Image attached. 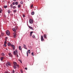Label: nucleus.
I'll return each mask as SVG.
<instances>
[{
  "label": "nucleus",
  "mask_w": 73,
  "mask_h": 73,
  "mask_svg": "<svg viewBox=\"0 0 73 73\" xmlns=\"http://www.w3.org/2000/svg\"><path fill=\"white\" fill-rule=\"evenodd\" d=\"M23 17H25V15L23 14Z\"/></svg>",
  "instance_id": "nucleus-37"
},
{
  "label": "nucleus",
  "mask_w": 73,
  "mask_h": 73,
  "mask_svg": "<svg viewBox=\"0 0 73 73\" xmlns=\"http://www.w3.org/2000/svg\"><path fill=\"white\" fill-rule=\"evenodd\" d=\"M43 36L45 38H46V34H44L43 35Z\"/></svg>",
  "instance_id": "nucleus-11"
},
{
  "label": "nucleus",
  "mask_w": 73,
  "mask_h": 73,
  "mask_svg": "<svg viewBox=\"0 0 73 73\" xmlns=\"http://www.w3.org/2000/svg\"><path fill=\"white\" fill-rule=\"evenodd\" d=\"M4 46H5V47H6V46H7V45H6V44H4Z\"/></svg>",
  "instance_id": "nucleus-35"
},
{
  "label": "nucleus",
  "mask_w": 73,
  "mask_h": 73,
  "mask_svg": "<svg viewBox=\"0 0 73 73\" xmlns=\"http://www.w3.org/2000/svg\"><path fill=\"white\" fill-rule=\"evenodd\" d=\"M18 60H19V61H20V59H19Z\"/></svg>",
  "instance_id": "nucleus-49"
},
{
  "label": "nucleus",
  "mask_w": 73,
  "mask_h": 73,
  "mask_svg": "<svg viewBox=\"0 0 73 73\" xmlns=\"http://www.w3.org/2000/svg\"><path fill=\"white\" fill-rule=\"evenodd\" d=\"M41 39L42 41H44V39L43 38V36H42V35L41 36Z\"/></svg>",
  "instance_id": "nucleus-6"
},
{
  "label": "nucleus",
  "mask_w": 73,
  "mask_h": 73,
  "mask_svg": "<svg viewBox=\"0 0 73 73\" xmlns=\"http://www.w3.org/2000/svg\"><path fill=\"white\" fill-rule=\"evenodd\" d=\"M13 1H16V0H13Z\"/></svg>",
  "instance_id": "nucleus-47"
},
{
  "label": "nucleus",
  "mask_w": 73,
  "mask_h": 73,
  "mask_svg": "<svg viewBox=\"0 0 73 73\" xmlns=\"http://www.w3.org/2000/svg\"><path fill=\"white\" fill-rule=\"evenodd\" d=\"M7 38V37H6V38Z\"/></svg>",
  "instance_id": "nucleus-50"
},
{
  "label": "nucleus",
  "mask_w": 73,
  "mask_h": 73,
  "mask_svg": "<svg viewBox=\"0 0 73 73\" xmlns=\"http://www.w3.org/2000/svg\"><path fill=\"white\" fill-rule=\"evenodd\" d=\"M15 4L16 5H17L18 4V2H16L15 3Z\"/></svg>",
  "instance_id": "nucleus-25"
},
{
  "label": "nucleus",
  "mask_w": 73,
  "mask_h": 73,
  "mask_svg": "<svg viewBox=\"0 0 73 73\" xmlns=\"http://www.w3.org/2000/svg\"><path fill=\"white\" fill-rule=\"evenodd\" d=\"M28 27L30 29H32V30H33V27H31L29 26H28Z\"/></svg>",
  "instance_id": "nucleus-7"
},
{
  "label": "nucleus",
  "mask_w": 73,
  "mask_h": 73,
  "mask_svg": "<svg viewBox=\"0 0 73 73\" xmlns=\"http://www.w3.org/2000/svg\"><path fill=\"white\" fill-rule=\"evenodd\" d=\"M16 66H17V68H19V65L18 64H17V65H16Z\"/></svg>",
  "instance_id": "nucleus-34"
},
{
  "label": "nucleus",
  "mask_w": 73,
  "mask_h": 73,
  "mask_svg": "<svg viewBox=\"0 0 73 73\" xmlns=\"http://www.w3.org/2000/svg\"><path fill=\"white\" fill-rule=\"evenodd\" d=\"M13 67L14 69H16V68H17V67L16 66H13Z\"/></svg>",
  "instance_id": "nucleus-19"
},
{
  "label": "nucleus",
  "mask_w": 73,
  "mask_h": 73,
  "mask_svg": "<svg viewBox=\"0 0 73 73\" xmlns=\"http://www.w3.org/2000/svg\"><path fill=\"white\" fill-rule=\"evenodd\" d=\"M31 54H32V56H33L35 55L33 53V52Z\"/></svg>",
  "instance_id": "nucleus-30"
},
{
  "label": "nucleus",
  "mask_w": 73,
  "mask_h": 73,
  "mask_svg": "<svg viewBox=\"0 0 73 73\" xmlns=\"http://www.w3.org/2000/svg\"><path fill=\"white\" fill-rule=\"evenodd\" d=\"M7 63L8 65H9V66H11V63H10L8 62H7Z\"/></svg>",
  "instance_id": "nucleus-15"
},
{
  "label": "nucleus",
  "mask_w": 73,
  "mask_h": 73,
  "mask_svg": "<svg viewBox=\"0 0 73 73\" xmlns=\"http://www.w3.org/2000/svg\"><path fill=\"white\" fill-rule=\"evenodd\" d=\"M11 46H12V47L13 48V50H14V49H15V46H14L13 44H12Z\"/></svg>",
  "instance_id": "nucleus-9"
},
{
  "label": "nucleus",
  "mask_w": 73,
  "mask_h": 73,
  "mask_svg": "<svg viewBox=\"0 0 73 73\" xmlns=\"http://www.w3.org/2000/svg\"><path fill=\"white\" fill-rule=\"evenodd\" d=\"M6 34H7V35L8 36H9L10 35V32L9 31L7 30L6 31Z\"/></svg>",
  "instance_id": "nucleus-4"
},
{
  "label": "nucleus",
  "mask_w": 73,
  "mask_h": 73,
  "mask_svg": "<svg viewBox=\"0 0 73 73\" xmlns=\"http://www.w3.org/2000/svg\"><path fill=\"white\" fill-rule=\"evenodd\" d=\"M20 62L21 63H22V61H21V60H20Z\"/></svg>",
  "instance_id": "nucleus-44"
},
{
  "label": "nucleus",
  "mask_w": 73,
  "mask_h": 73,
  "mask_svg": "<svg viewBox=\"0 0 73 73\" xmlns=\"http://www.w3.org/2000/svg\"><path fill=\"white\" fill-rule=\"evenodd\" d=\"M8 13L9 14L10 13H11V11L10 10H8Z\"/></svg>",
  "instance_id": "nucleus-21"
},
{
  "label": "nucleus",
  "mask_w": 73,
  "mask_h": 73,
  "mask_svg": "<svg viewBox=\"0 0 73 73\" xmlns=\"http://www.w3.org/2000/svg\"><path fill=\"white\" fill-rule=\"evenodd\" d=\"M33 4L31 5V8H33Z\"/></svg>",
  "instance_id": "nucleus-27"
},
{
  "label": "nucleus",
  "mask_w": 73,
  "mask_h": 73,
  "mask_svg": "<svg viewBox=\"0 0 73 73\" xmlns=\"http://www.w3.org/2000/svg\"><path fill=\"white\" fill-rule=\"evenodd\" d=\"M6 65L7 66H8V63L6 64Z\"/></svg>",
  "instance_id": "nucleus-32"
},
{
  "label": "nucleus",
  "mask_w": 73,
  "mask_h": 73,
  "mask_svg": "<svg viewBox=\"0 0 73 73\" xmlns=\"http://www.w3.org/2000/svg\"><path fill=\"white\" fill-rule=\"evenodd\" d=\"M1 35H3V34L2 33L1 34Z\"/></svg>",
  "instance_id": "nucleus-48"
},
{
  "label": "nucleus",
  "mask_w": 73,
  "mask_h": 73,
  "mask_svg": "<svg viewBox=\"0 0 73 73\" xmlns=\"http://www.w3.org/2000/svg\"><path fill=\"white\" fill-rule=\"evenodd\" d=\"M15 66H16V65H17V63L15 62H13Z\"/></svg>",
  "instance_id": "nucleus-14"
},
{
  "label": "nucleus",
  "mask_w": 73,
  "mask_h": 73,
  "mask_svg": "<svg viewBox=\"0 0 73 73\" xmlns=\"http://www.w3.org/2000/svg\"><path fill=\"white\" fill-rule=\"evenodd\" d=\"M25 69L26 70H27L28 69V68H25Z\"/></svg>",
  "instance_id": "nucleus-43"
},
{
  "label": "nucleus",
  "mask_w": 73,
  "mask_h": 73,
  "mask_svg": "<svg viewBox=\"0 0 73 73\" xmlns=\"http://www.w3.org/2000/svg\"><path fill=\"white\" fill-rule=\"evenodd\" d=\"M1 11H2V10H0V13H2V12H1Z\"/></svg>",
  "instance_id": "nucleus-45"
},
{
  "label": "nucleus",
  "mask_w": 73,
  "mask_h": 73,
  "mask_svg": "<svg viewBox=\"0 0 73 73\" xmlns=\"http://www.w3.org/2000/svg\"><path fill=\"white\" fill-rule=\"evenodd\" d=\"M19 50H21V46H19Z\"/></svg>",
  "instance_id": "nucleus-22"
},
{
  "label": "nucleus",
  "mask_w": 73,
  "mask_h": 73,
  "mask_svg": "<svg viewBox=\"0 0 73 73\" xmlns=\"http://www.w3.org/2000/svg\"><path fill=\"white\" fill-rule=\"evenodd\" d=\"M4 58V57H1V61H2L3 60Z\"/></svg>",
  "instance_id": "nucleus-18"
},
{
  "label": "nucleus",
  "mask_w": 73,
  "mask_h": 73,
  "mask_svg": "<svg viewBox=\"0 0 73 73\" xmlns=\"http://www.w3.org/2000/svg\"><path fill=\"white\" fill-rule=\"evenodd\" d=\"M5 73H9V72H5Z\"/></svg>",
  "instance_id": "nucleus-40"
},
{
  "label": "nucleus",
  "mask_w": 73,
  "mask_h": 73,
  "mask_svg": "<svg viewBox=\"0 0 73 73\" xmlns=\"http://www.w3.org/2000/svg\"><path fill=\"white\" fill-rule=\"evenodd\" d=\"M13 5H15V2H13Z\"/></svg>",
  "instance_id": "nucleus-39"
},
{
  "label": "nucleus",
  "mask_w": 73,
  "mask_h": 73,
  "mask_svg": "<svg viewBox=\"0 0 73 73\" xmlns=\"http://www.w3.org/2000/svg\"><path fill=\"white\" fill-rule=\"evenodd\" d=\"M18 52H17V50H16L15 51L13 52L14 54L15 55H16V54H17Z\"/></svg>",
  "instance_id": "nucleus-2"
},
{
  "label": "nucleus",
  "mask_w": 73,
  "mask_h": 73,
  "mask_svg": "<svg viewBox=\"0 0 73 73\" xmlns=\"http://www.w3.org/2000/svg\"><path fill=\"white\" fill-rule=\"evenodd\" d=\"M4 7L5 8H7V6H5Z\"/></svg>",
  "instance_id": "nucleus-33"
},
{
  "label": "nucleus",
  "mask_w": 73,
  "mask_h": 73,
  "mask_svg": "<svg viewBox=\"0 0 73 73\" xmlns=\"http://www.w3.org/2000/svg\"><path fill=\"white\" fill-rule=\"evenodd\" d=\"M21 73H23V70H21Z\"/></svg>",
  "instance_id": "nucleus-42"
},
{
  "label": "nucleus",
  "mask_w": 73,
  "mask_h": 73,
  "mask_svg": "<svg viewBox=\"0 0 73 73\" xmlns=\"http://www.w3.org/2000/svg\"><path fill=\"white\" fill-rule=\"evenodd\" d=\"M7 42L6 41H5L4 42V44H7Z\"/></svg>",
  "instance_id": "nucleus-38"
},
{
  "label": "nucleus",
  "mask_w": 73,
  "mask_h": 73,
  "mask_svg": "<svg viewBox=\"0 0 73 73\" xmlns=\"http://www.w3.org/2000/svg\"><path fill=\"white\" fill-rule=\"evenodd\" d=\"M15 32L13 33L14 34V38H16V35H17V34H16V31H14Z\"/></svg>",
  "instance_id": "nucleus-5"
},
{
  "label": "nucleus",
  "mask_w": 73,
  "mask_h": 73,
  "mask_svg": "<svg viewBox=\"0 0 73 73\" xmlns=\"http://www.w3.org/2000/svg\"><path fill=\"white\" fill-rule=\"evenodd\" d=\"M9 57H12V55L11 54V53H9Z\"/></svg>",
  "instance_id": "nucleus-13"
},
{
  "label": "nucleus",
  "mask_w": 73,
  "mask_h": 73,
  "mask_svg": "<svg viewBox=\"0 0 73 73\" xmlns=\"http://www.w3.org/2000/svg\"><path fill=\"white\" fill-rule=\"evenodd\" d=\"M16 55H17V57H19V56L18 55V54H16Z\"/></svg>",
  "instance_id": "nucleus-46"
},
{
  "label": "nucleus",
  "mask_w": 73,
  "mask_h": 73,
  "mask_svg": "<svg viewBox=\"0 0 73 73\" xmlns=\"http://www.w3.org/2000/svg\"><path fill=\"white\" fill-rule=\"evenodd\" d=\"M18 29V27L16 26L15 28H13V30L14 32H16V31Z\"/></svg>",
  "instance_id": "nucleus-1"
},
{
  "label": "nucleus",
  "mask_w": 73,
  "mask_h": 73,
  "mask_svg": "<svg viewBox=\"0 0 73 73\" xmlns=\"http://www.w3.org/2000/svg\"><path fill=\"white\" fill-rule=\"evenodd\" d=\"M13 9H15V8H16V7L14 6L13 7Z\"/></svg>",
  "instance_id": "nucleus-26"
},
{
  "label": "nucleus",
  "mask_w": 73,
  "mask_h": 73,
  "mask_svg": "<svg viewBox=\"0 0 73 73\" xmlns=\"http://www.w3.org/2000/svg\"><path fill=\"white\" fill-rule=\"evenodd\" d=\"M0 37H1V35H0Z\"/></svg>",
  "instance_id": "nucleus-51"
},
{
  "label": "nucleus",
  "mask_w": 73,
  "mask_h": 73,
  "mask_svg": "<svg viewBox=\"0 0 73 73\" xmlns=\"http://www.w3.org/2000/svg\"><path fill=\"white\" fill-rule=\"evenodd\" d=\"M23 46L25 49H27V48L26 47V45L25 44H23Z\"/></svg>",
  "instance_id": "nucleus-10"
},
{
  "label": "nucleus",
  "mask_w": 73,
  "mask_h": 73,
  "mask_svg": "<svg viewBox=\"0 0 73 73\" xmlns=\"http://www.w3.org/2000/svg\"><path fill=\"white\" fill-rule=\"evenodd\" d=\"M27 56H28V52L27 51Z\"/></svg>",
  "instance_id": "nucleus-28"
},
{
  "label": "nucleus",
  "mask_w": 73,
  "mask_h": 73,
  "mask_svg": "<svg viewBox=\"0 0 73 73\" xmlns=\"http://www.w3.org/2000/svg\"><path fill=\"white\" fill-rule=\"evenodd\" d=\"M20 4H23V2L21 1L20 2Z\"/></svg>",
  "instance_id": "nucleus-31"
},
{
  "label": "nucleus",
  "mask_w": 73,
  "mask_h": 73,
  "mask_svg": "<svg viewBox=\"0 0 73 73\" xmlns=\"http://www.w3.org/2000/svg\"><path fill=\"white\" fill-rule=\"evenodd\" d=\"M28 52L29 54L31 53V51H30V50H28Z\"/></svg>",
  "instance_id": "nucleus-29"
},
{
  "label": "nucleus",
  "mask_w": 73,
  "mask_h": 73,
  "mask_svg": "<svg viewBox=\"0 0 73 73\" xmlns=\"http://www.w3.org/2000/svg\"><path fill=\"white\" fill-rule=\"evenodd\" d=\"M34 14H35V12H32L31 13V15H34Z\"/></svg>",
  "instance_id": "nucleus-17"
},
{
  "label": "nucleus",
  "mask_w": 73,
  "mask_h": 73,
  "mask_svg": "<svg viewBox=\"0 0 73 73\" xmlns=\"http://www.w3.org/2000/svg\"><path fill=\"white\" fill-rule=\"evenodd\" d=\"M12 73H15V71H14V70H13V72H12Z\"/></svg>",
  "instance_id": "nucleus-41"
},
{
  "label": "nucleus",
  "mask_w": 73,
  "mask_h": 73,
  "mask_svg": "<svg viewBox=\"0 0 73 73\" xmlns=\"http://www.w3.org/2000/svg\"><path fill=\"white\" fill-rule=\"evenodd\" d=\"M1 55L2 56H5V54H4V53H2Z\"/></svg>",
  "instance_id": "nucleus-23"
},
{
  "label": "nucleus",
  "mask_w": 73,
  "mask_h": 73,
  "mask_svg": "<svg viewBox=\"0 0 73 73\" xmlns=\"http://www.w3.org/2000/svg\"><path fill=\"white\" fill-rule=\"evenodd\" d=\"M7 44L8 46H11V45H12V44H11V43L10 42L8 43Z\"/></svg>",
  "instance_id": "nucleus-12"
},
{
  "label": "nucleus",
  "mask_w": 73,
  "mask_h": 73,
  "mask_svg": "<svg viewBox=\"0 0 73 73\" xmlns=\"http://www.w3.org/2000/svg\"><path fill=\"white\" fill-rule=\"evenodd\" d=\"M12 73H13V72H12Z\"/></svg>",
  "instance_id": "nucleus-52"
},
{
  "label": "nucleus",
  "mask_w": 73,
  "mask_h": 73,
  "mask_svg": "<svg viewBox=\"0 0 73 73\" xmlns=\"http://www.w3.org/2000/svg\"><path fill=\"white\" fill-rule=\"evenodd\" d=\"M33 33V31H31L30 32V36L31 37L32 36V34Z\"/></svg>",
  "instance_id": "nucleus-8"
},
{
  "label": "nucleus",
  "mask_w": 73,
  "mask_h": 73,
  "mask_svg": "<svg viewBox=\"0 0 73 73\" xmlns=\"http://www.w3.org/2000/svg\"><path fill=\"white\" fill-rule=\"evenodd\" d=\"M17 11V10H14L13 11V12H14V13H16Z\"/></svg>",
  "instance_id": "nucleus-16"
},
{
  "label": "nucleus",
  "mask_w": 73,
  "mask_h": 73,
  "mask_svg": "<svg viewBox=\"0 0 73 73\" xmlns=\"http://www.w3.org/2000/svg\"><path fill=\"white\" fill-rule=\"evenodd\" d=\"M33 20L32 19H31L29 21L30 24H32L33 23Z\"/></svg>",
  "instance_id": "nucleus-3"
},
{
  "label": "nucleus",
  "mask_w": 73,
  "mask_h": 73,
  "mask_svg": "<svg viewBox=\"0 0 73 73\" xmlns=\"http://www.w3.org/2000/svg\"><path fill=\"white\" fill-rule=\"evenodd\" d=\"M21 6L20 5H18V8H20V7Z\"/></svg>",
  "instance_id": "nucleus-36"
},
{
  "label": "nucleus",
  "mask_w": 73,
  "mask_h": 73,
  "mask_svg": "<svg viewBox=\"0 0 73 73\" xmlns=\"http://www.w3.org/2000/svg\"><path fill=\"white\" fill-rule=\"evenodd\" d=\"M32 37H33V38H36V37H35V36L34 35H33V36H32Z\"/></svg>",
  "instance_id": "nucleus-20"
},
{
  "label": "nucleus",
  "mask_w": 73,
  "mask_h": 73,
  "mask_svg": "<svg viewBox=\"0 0 73 73\" xmlns=\"http://www.w3.org/2000/svg\"><path fill=\"white\" fill-rule=\"evenodd\" d=\"M10 7L11 8H13V5H12V4H11Z\"/></svg>",
  "instance_id": "nucleus-24"
}]
</instances>
